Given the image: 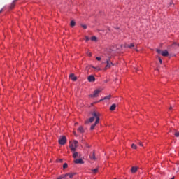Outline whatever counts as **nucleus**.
<instances>
[{
	"label": "nucleus",
	"instance_id": "nucleus-1",
	"mask_svg": "<svg viewBox=\"0 0 179 179\" xmlns=\"http://www.w3.org/2000/svg\"><path fill=\"white\" fill-rule=\"evenodd\" d=\"M92 115L93 117H95V120H96L94 124L91 125V127H90L91 131H93V129H94V128L96 127V125L99 124V122H100V113L99 112L94 111L92 113Z\"/></svg>",
	"mask_w": 179,
	"mask_h": 179
},
{
	"label": "nucleus",
	"instance_id": "nucleus-2",
	"mask_svg": "<svg viewBox=\"0 0 179 179\" xmlns=\"http://www.w3.org/2000/svg\"><path fill=\"white\" fill-rule=\"evenodd\" d=\"M101 90H103L100 89V88L95 90L94 92V94H91L90 96L91 97H99V94L101 92Z\"/></svg>",
	"mask_w": 179,
	"mask_h": 179
},
{
	"label": "nucleus",
	"instance_id": "nucleus-3",
	"mask_svg": "<svg viewBox=\"0 0 179 179\" xmlns=\"http://www.w3.org/2000/svg\"><path fill=\"white\" fill-rule=\"evenodd\" d=\"M59 145H65L66 143V137L63 136L59 138Z\"/></svg>",
	"mask_w": 179,
	"mask_h": 179
},
{
	"label": "nucleus",
	"instance_id": "nucleus-4",
	"mask_svg": "<svg viewBox=\"0 0 179 179\" xmlns=\"http://www.w3.org/2000/svg\"><path fill=\"white\" fill-rule=\"evenodd\" d=\"M106 66L105 67V69H110L111 66H114V64H113L110 60H106Z\"/></svg>",
	"mask_w": 179,
	"mask_h": 179
},
{
	"label": "nucleus",
	"instance_id": "nucleus-5",
	"mask_svg": "<svg viewBox=\"0 0 179 179\" xmlns=\"http://www.w3.org/2000/svg\"><path fill=\"white\" fill-rule=\"evenodd\" d=\"M74 163H76V164H83L85 162L83 159H82V158H80L78 159H75Z\"/></svg>",
	"mask_w": 179,
	"mask_h": 179
},
{
	"label": "nucleus",
	"instance_id": "nucleus-6",
	"mask_svg": "<svg viewBox=\"0 0 179 179\" xmlns=\"http://www.w3.org/2000/svg\"><path fill=\"white\" fill-rule=\"evenodd\" d=\"M88 82H96V78H94V76L90 75L87 78Z\"/></svg>",
	"mask_w": 179,
	"mask_h": 179
},
{
	"label": "nucleus",
	"instance_id": "nucleus-7",
	"mask_svg": "<svg viewBox=\"0 0 179 179\" xmlns=\"http://www.w3.org/2000/svg\"><path fill=\"white\" fill-rule=\"evenodd\" d=\"M69 78L73 80V82H76V80H78V78L75 76V74L73 73L70 74Z\"/></svg>",
	"mask_w": 179,
	"mask_h": 179
},
{
	"label": "nucleus",
	"instance_id": "nucleus-8",
	"mask_svg": "<svg viewBox=\"0 0 179 179\" xmlns=\"http://www.w3.org/2000/svg\"><path fill=\"white\" fill-rule=\"evenodd\" d=\"M94 120H96V117L92 115V117H90L89 120L85 121V124H89V122H93V121H94Z\"/></svg>",
	"mask_w": 179,
	"mask_h": 179
},
{
	"label": "nucleus",
	"instance_id": "nucleus-9",
	"mask_svg": "<svg viewBox=\"0 0 179 179\" xmlns=\"http://www.w3.org/2000/svg\"><path fill=\"white\" fill-rule=\"evenodd\" d=\"M76 148H78V145H75L73 144H71L70 145V149H71V152H75V150H76Z\"/></svg>",
	"mask_w": 179,
	"mask_h": 179
},
{
	"label": "nucleus",
	"instance_id": "nucleus-10",
	"mask_svg": "<svg viewBox=\"0 0 179 179\" xmlns=\"http://www.w3.org/2000/svg\"><path fill=\"white\" fill-rule=\"evenodd\" d=\"M16 2H17V0H14L10 6V9H13L15 8V6L16 5Z\"/></svg>",
	"mask_w": 179,
	"mask_h": 179
},
{
	"label": "nucleus",
	"instance_id": "nucleus-11",
	"mask_svg": "<svg viewBox=\"0 0 179 179\" xmlns=\"http://www.w3.org/2000/svg\"><path fill=\"white\" fill-rule=\"evenodd\" d=\"M77 131H78V132H80V134H84L85 133V129H83V127L80 126Z\"/></svg>",
	"mask_w": 179,
	"mask_h": 179
},
{
	"label": "nucleus",
	"instance_id": "nucleus-12",
	"mask_svg": "<svg viewBox=\"0 0 179 179\" xmlns=\"http://www.w3.org/2000/svg\"><path fill=\"white\" fill-rule=\"evenodd\" d=\"M90 157L91 160H96V154L94 153V151L92 152V155H90Z\"/></svg>",
	"mask_w": 179,
	"mask_h": 179
},
{
	"label": "nucleus",
	"instance_id": "nucleus-13",
	"mask_svg": "<svg viewBox=\"0 0 179 179\" xmlns=\"http://www.w3.org/2000/svg\"><path fill=\"white\" fill-rule=\"evenodd\" d=\"M162 57H168L169 56V51L164 50L161 52Z\"/></svg>",
	"mask_w": 179,
	"mask_h": 179
},
{
	"label": "nucleus",
	"instance_id": "nucleus-14",
	"mask_svg": "<svg viewBox=\"0 0 179 179\" xmlns=\"http://www.w3.org/2000/svg\"><path fill=\"white\" fill-rule=\"evenodd\" d=\"M80 154L78 153V152H74L73 154V157L76 159V157H80Z\"/></svg>",
	"mask_w": 179,
	"mask_h": 179
},
{
	"label": "nucleus",
	"instance_id": "nucleus-15",
	"mask_svg": "<svg viewBox=\"0 0 179 179\" xmlns=\"http://www.w3.org/2000/svg\"><path fill=\"white\" fill-rule=\"evenodd\" d=\"M111 99V95H108L105 96L103 99H101L100 101H103V100H110Z\"/></svg>",
	"mask_w": 179,
	"mask_h": 179
},
{
	"label": "nucleus",
	"instance_id": "nucleus-16",
	"mask_svg": "<svg viewBox=\"0 0 179 179\" xmlns=\"http://www.w3.org/2000/svg\"><path fill=\"white\" fill-rule=\"evenodd\" d=\"M75 173H66V177H69V178H73V176H75Z\"/></svg>",
	"mask_w": 179,
	"mask_h": 179
},
{
	"label": "nucleus",
	"instance_id": "nucleus-17",
	"mask_svg": "<svg viewBox=\"0 0 179 179\" xmlns=\"http://www.w3.org/2000/svg\"><path fill=\"white\" fill-rule=\"evenodd\" d=\"M116 107H117V105H115V103L113 104V105L110 106V111H114V110H115Z\"/></svg>",
	"mask_w": 179,
	"mask_h": 179
},
{
	"label": "nucleus",
	"instance_id": "nucleus-18",
	"mask_svg": "<svg viewBox=\"0 0 179 179\" xmlns=\"http://www.w3.org/2000/svg\"><path fill=\"white\" fill-rule=\"evenodd\" d=\"M126 47H128L129 48H134V47H135V44L134 43L127 44L126 45Z\"/></svg>",
	"mask_w": 179,
	"mask_h": 179
},
{
	"label": "nucleus",
	"instance_id": "nucleus-19",
	"mask_svg": "<svg viewBox=\"0 0 179 179\" xmlns=\"http://www.w3.org/2000/svg\"><path fill=\"white\" fill-rule=\"evenodd\" d=\"M131 173H136V171H138V168L135 167V166H133L131 168Z\"/></svg>",
	"mask_w": 179,
	"mask_h": 179
},
{
	"label": "nucleus",
	"instance_id": "nucleus-20",
	"mask_svg": "<svg viewBox=\"0 0 179 179\" xmlns=\"http://www.w3.org/2000/svg\"><path fill=\"white\" fill-rule=\"evenodd\" d=\"M76 24V23L75 22V21H73V20L71 21L70 26L71 27H75Z\"/></svg>",
	"mask_w": 179,
	"mask_h": 179
},
{
	"label": "nucleus",
	"instance_id": "nucleus-21",
	"mask_svg": "<svg viewBox=\"0 0 179 179\" xmlns=\"http://www.w3.org/2000/svg\"><path fill=\"white\" fill-rule=\"evenodd\" d=\"M62 178L66 179V174L62 175L59 178H57V179H62Z\"/></svg>",
	"mask_w": 179,
	"mask_h": 179
},
{
	"label": "nucleus",
	"instance_id": "nucleus-22",
	"mask_svg": "<svg viewBox=\"0 0 179 179\" xmlns=\"http://www.w3.org/2000/svg\"><path fill=\"white\" fill-rule=\"evenodd\" d=\"M93 174H96L99 171V169L96 168L94 169H92Z\"/></svg>",
	"mask_w": 179,
	"mask_h": 179
},
{
	"label": "nucleus",
	"instance_id": "nucleus-23",
	"mask_svg": "<svg viewBox=\"0 0 179 179\" xmlns=\"http://www.w3.org/2000/svg\"><path fill=\"white\" fill-rule=\"evenodd\" d=\"M131 148L132 149H138V146H136V145H135V144H131Z\"/></svg>",
	"mask_w": 179,
	"mask_h": 179
},
{
	"label": "nucleus",
	"instance_id": "nucleus-24",
	"mask_svg": "<svg viewBox=\"0 0 179 179\" xmlns=\"http://www.w3.org/2000/svg\"><path fill=\"white\" fill-rule=\"evenodd\" d=\"M91 40H92V41H96V40H97V37H96V36H92V37L91 38Z\"/></svg>",
	"mask_w": 179,
	"mask_h": 179
},
{
	"label": "nucleus",
	"instance_id": "nucleus-25",
	"mask_svg": "<svg viewBox=\"0 0 179 179\" xmlns=\"http://www.w3.org/2000/svg\"><path fill=\"white\" fill-rule=\"evenodd\" d=\"M78 143H79V142H78V141L75 140V141H73V143L72 145H76V146H78Z\"/></svg>",
	"mask_w": 179,
	"mask_h": 179
},
{
	"label": "nucleus",
	"instance_id": "nucleus-26",
	"mask_svg": "<svg viewBox=\"0 0 179 179\" xmlns=\"http://www.w3.org/2000/svg\"><path fill=\"white\" fill-rule=\"evenodd\" d=\"M92 68L94 69H96V71H101V69H100V67H94V66H92Z\"/></svg>",
	"mask_w": 179,
	"mask_h": 179
},
{
	"label": "nucleus",
	"instance_id": "nucleus-27",
	"mask_svg": "<svg viewBox=\"0 0 179 179\" xmlns=\"http://www.w3.org/2000/svg\"><path fill=\"white\" fill-rule=\"evenodd\" d=\"M80 26L83 27V29H87V26L86 24H81Z\"/></svg>",
	"mask_w": 179,
	"mask_h": 179
},
{
	"label": "nucleus",
	"instance_id": "nucleus-28",
	"mask_svg": "<svg viewBox=\"0 0 179 179\" xmlns=\"http://www.w3.org/2000/svg\"><path fill=\"white\" fill-rule=\"evenodd\" d=\"M176 138H178L179 137V131H176L175 134H174Z\"/></svg>",
	"mask_w": 179,
	"mask_h": 179
},
{
	"label": "nucleus",
	"instance_id": "nucleus-29",
	"mask_svg": "<svg viewBox=\"0 0 179 179\" xmlns=\"http://www.w3.org/2000/svg\"><path fill=\"white\" fill-rule=\"evenodd\" d=\"M67 167H68V164L64 163V164H63V169H66Z\"/></svg>",
	"mask_w": 179,
	"mask_h": 179
},
{
	"label": "nucleus",
	"instance_id": "nucleus-30",
	"mask_svg": "<svg viewBox=\"0 0 179 179\" xmlns=\"http://www.w3.org/2000/svg\"><path fill=\"white\" fill-rule=\"evenodd\" d=\"M157 52L158 54H162V51L160 49H157Z\"/></svg>",
	"mask_w": 179,
	"mask_h": 179
},
{
	"label": "nucleus",
	"instance_id": "nucleus-31",
	"mask_svg": "<svg viewBox=\"0 0 179 179\" xmlns=\"http://www.w3.org/2000/svg\"><path fill=\"white\" fill-rule=\"evenodd\" d=\"M89 40H90V38L85 36V41H89Z\"/></svg>",
	"mask_w": 179,
	"mask_h": 179
},
{
	"label": "nucleus",
	"instance_id": "nucleus-32",
	"mask_svg": "<svg viewBox=\"0 0 179 179\" xmlns=\"http://www.w3.org/2000/svg\"><path fill=\"white\" fill-rule=\"evenodd\" d=\"M96 59H97V61H101V58L99 57H96Z\"/></svg>",
	"mask_w": 179,
	"mask_h": 179
},
{
	"label": "nucleus",
	"instance_id": "nucleus-33",
	"mask_svg": "<svg viewBox=\"0 0 179 179\" xmlns=\"http://www.w3.org/2000/svg\"><path fill=\"white\" fill-rule=\"evenodd\" d=\"M158 59H159V62L160 64H162V58L159 57Z\"/></svg>",
	"mask_w": 179,
	"mask_h": 179
},
{
	"label": "nucleus",
	"instance_id": "nucleus-34",
	"mask_svg": "<svg viewBox=\"0 0 179 179\" xmlns=\"http://www.w3.org/2000/svg\"><path fill=\"white\" fill-rule=\"evenodd\" d=\"M138 145H139L140 146H143V144H142V142L138 143Z\"/></svg>",
	"mask_w": 179,
	"mask_h": 179
},
{
	"label": "nucleus",
	"instance_id": "nucleus-35",
	"mask_svg": "<svg viewBox=\"0 0 179 179\" xmlns=\"http://www.w3.org/2000/svg\"><path fill=\"white\" fill-rule=\"evenodd\" d=\"M73 135H75L76 136H78V134H76V131H73Z\"/></svg>",
	"mask_w": 179,
	"mask_h": 179
},
{
	"label": "nucleus",
	"instance_id": "nucleus-36",
	"mask_svg": "<svg viewBox=\"0 0 179 179\" xmlns=\"http://www.w3.org/2000/svg\"><path fill=\"white\" fill-rule=\"evenodd\" d=\"M176 45H178V47H179V43H174Z\"/></svg>",
	"mask_w": 179,
	"mask_h": 179
},
{
	"label": "nucleus",
	"instance_id": "nucleus-37",
	"mask_svg": "<svg viewBox=\"0 0 179 179\" xmlns=\"http://www.w3.org/2000/svg\"><path fill=\"white\" fill-rule=\"evenodd\" d=\"M88 55H89V57H92V52H90V53L88 54Z\"/></svg>",
	"mask_w": 179,
	"mask_h": 179
},
{
	"label": "nucleus",
	"instance_id": "nucleus-38",
	"mask_svg": "<svg viewBox=\"0 0 179 179\" xmlns=\"http://www.w3.org/2000/svg\"><path fill=\"white\" fill-rule=\"evenodd\" d=\"M2 10H3V9H1V10H0V13H1Z\"/></svg>",
	"mask_w": 179,
	"mask_h": 179
},
{
	"label": "nucleus",
	"instance_id": "nucleus-39",
	"mask_svg": "<svg viewBox=\"0 0 179 179\" xmlns=\"http://www.w3.org/2000/svg\"><path fill=\"white\" fill-rule=\"evenodd\" d=\"M178 171H179V166H178V169L177 173H178Z\"/></svg>",
	"mask_w": 179,
	"mask_h": 179
},
{
	"label": "nucleus",
	"instance_id": "nucleus-40",
	"mask_svg": "<svg viewBox=\"0 0 179 179\" xmlns=\"http://www.w3.org/2000/svg\"><path fill=\"white\" fill-rule=\"evenodd\" d=\"M173 108L171 106L170 108H169V110H171Z\"/></svg>",
	"mask_w": 179,
	"mask_h": 179
},
{
	"label": "nucleus",
	"instance_id": "nucleus-41",
	"mask_svg": "<svg viewBox=\"0 0 179 179\" xmlns=\"http://www.w3.org/2000/svg\"><path fill=\"white\" fill-rule=\"evenodd\" d=\"M60 162H62V159H60Z\"/></svg>",
	"mask_w": 179,
	"mask_h": 179
},
{
	"label": "nucleus",
	"instance_id": "nucleus-42",
	"mask_svg": "<svg viewBox=\"0 0 179 179\" xmlns=\"http://www.w3.org/2000/svg\"><path fill=\"white\" fill-rule=\"evenodd\" d=\"M115 179H117V178H115Z\"/></svg>",
	"mask_w": 179,
	"mask_h": 179
}]
</instances>
